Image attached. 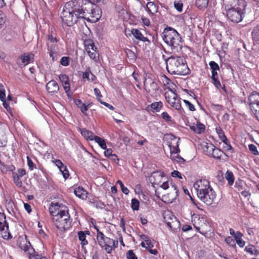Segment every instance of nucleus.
Listing matches in <instances>:
<instances>
[{
    "mask_svg": "<svg viewBox=\"0 0 259 259\" xmlns=\"http://www.w3.org/2000/svg\"><path fill=\"white\" fill-rule=\"evenodd\" d=\"M101 9L87 0H72L65 5L61 18L65 24L70 26L78 19L95 23L101 18Z\"/></svg>",
    "mask_w": 259,
    "mask_h": 259,
    "instance_id": "f257e3e1",
    "label": "nucleus"
},
{
    "mask_svg": "<svg viewBox=\"0 0 259 259\" xmlns=\"http://www.w3.org/2000/svg\"><path fill=\"white\" fill-rule=\"evenodd\" d=\"M198 198L207 205H210L216 198V193L206 179L197 181L193 185Z\"/></svg>",
    "mask_w": 259,
    "mask_h": 259,
    "instance_id": "f03ea898",
    "label": "nucleus"
},
{
    "mask_svg": "<svg viewBox=\"0 0 259 259\" xmlns=\"http://www.w3.org/2000/svg\"><path fill=\"white\" fill-rule=\"evenodd\" d=\"M164 42L169 48L171 53L180 54L183 48L182 38L175 29L167 27L162 34Z\"/></svg>",
    "mask_w": 259,
    "mask_h": 259,
    "instance_id": "7ed1b4c3",
    "label": "nucleus"
},
{
    "mask_svg": "<svg viewBox=\"0 0 259 259\" xmlns=\"http://www.w3.org/2000/svg\"><path fill=\"white\" fill-rule=\"evenodd\" d=\"M166 69L171 74L184 75L187 73L188 66L183 58L171 56L166 60Z\"/></svg>",
    "mask_w": 259,
    "mask_h": 259,
    "instance_id": "20e7f679",
    "label": "nucleus"
},
{
    "mask_svg": "<svg viewBox=\"0 0 259 259\" xmlns=\"http://www.w3.org/2000/svg\"><path fill=\"white\" fill-rule=\"evenodd\" d=\"M53 222L56 227L60 231L64 232L70 229L71 221L68 210L66 207L58 212V215L52 218Z\"/></svg>",
    "mask_w": 259,
    "mask_h": 259,
    "instance_id": "39448f33",
    "label": "nucleus"
},
{
    "mask_svg": "<svg viewBox=\"0 0 259 259\" xmlns=\"http://www.w3.org/2000/svg\"><path fill=\"white\" fill-rule=\"evenodd\" d=\"M246 4L245 2H238L237 5L227 10V17L230 21L237 23L241 21L244 16Z\"/></svg>",
    "mask_w": 259,
    "mask_h": 259,
    "instance_id": "423d86ee",
    "label": "nucleus"
},
{
    "mask_svg": "<svg viewBox=\"0 0 259 259\" xmlns=\"http://www.w3.org/2000/svg\"><path fill=\"white\" fill-rule=\"evenodd\" d=\"M97 240L98 244L102 248H104L107 253H111L113 249L118 246V241L114 240L109 237H106L103 233L97 234Z\"/></svg>",
    "mask_w": 259,
    "mask_h": 259,
    "instance_id": "0eeeda50",
    "label": "nucleus"
},
{
    "mask_svg": "<svg viewBox=\"0 0 259 259\" xmlns=\"http://www.w3.org/2000/svg\"><path fill=\"white\" fill-rule=\"evenodd\" d=\"M48 41L47 45L48 50L49 52L50 56L54 61L57 59L59 52V47L58 42L59 39L57 37L55 34L51 33L47 35Z\"/></svg>",
    "mask_w": 259,
    "mask_h": 259,
    "instance_id": "6e6552de",
    "label": "nucleus"
},
{
    "mask_svg": "<svg viewBox=\"0 0 259 259\" xmlns=\"http://www.w3.org/2000/svg\"><path fill=\"white\" fill-rule=\"evenodd\" d=\"M19 246L25 252H27L29 259H46L41 255L35 253L34 249L31 246L30 243L27 240L26 237L19 240Z\"/></svg>",
    "mask_w": 259,
    "mask_h": 259,
    "instance_id": "1a4fd4ad",
    "label": "nucleus"
},
{
    "mask_svg": "<svg viewBox=\"0 0 259 259\" xmlns=\"http://www.w3.org/2000/svg\"><path fill=\"white\" fill-rule=\"evenodd\" d=\"M164 222L171 229L177 230L180 227V223L177 218L169 211H164L163 213Z\"/></svg>",
    "mask_w": 259,
    "mask_h": 259,
    "instance_id": "9d476101",
    "label": "nucleus"
},
{
    "mask_svg": "<svg viewBox=\"0 0 259 259\" xmlns=\"http://www.w3.org/2000/svg\"><path fill=\"white\" fill-rule=\"evenodd\" d=\"M248 100L252 112L259 121V93L251 94L248 98Z\"/></svg>",
    "mask_w": 259,
    "mask_h": 259,
    "instance_id": "9b49d317",
    "label": "nucleus"
},
{
    "mask_svg": "<svg viewBox=\"0 0 259 259\" xmlns=\"http://www.w3.org/2000/svg\"><path fill=\"white\" fill-rule=\"evenodd\" d=\"M172 95L170 96L165 95V99L169 105L176 110L181 112L182 106L180 103V100L177 98V95L171 89H169Z\"/></svg>",
    "mask_w": 259,
    "mask_h": 259,
    "instance_id": "f8f14e48",
    "label": "nucleus"
},
{
    "mask_svg": "<svg viewBox=\"0 0 259 259\" xmlns=\"http://www.w3.org/2000/svg\"><path fill=\"white\" fill-rule=\"evenodd\" d=\"M144 85L149 93L154 92L158 90V87L152 78L151 74H149L147 77L145 78Z\"/></svg>",
    "mask_w": 259,
    "mask_h": 259,
    "instance_id": "ddd939ff",
    "label": "nucleus"
},
{
    "mask_svg": "<svg viewBox=\"0 0 259 259\" xmlns=\"http://www.w3.org/2000/svg\"><path fill=\"white\" fill-rule=\"evenodd\" d=\"M170 142H168L170 149V154H178L180 152L179 148V142L180 139L172 135H170Z\"/></svg>",
    "mask_w": 259,
    "mask_h": 259,
    "instance_id": "4468645a",
    "label": "nucleus"
},
{
    "mask_svg": "<svg viewBox=\"0 0 259 259\" xmlns=\"http://www.w3.org/2000/svg\"><path fill=\"white\" fill-rule=\"evenodd\" d=\"M31 56H33V54H28L27 55L26 53H24L22 54L19 58L17 59V63L20 66H26L27 64L29 63L31 59Z\"/></svg>",
    "mask_w": 259,
    "mask_h": 259,
    "instance_id": "2eb2a0df",
    "label": "nucleus"
},
{
    "mask_svg": "<svg viewBox=\"0 0 259 259\" xmlns=\"http://www.w3.org/2000/svg\"><path fill=\"white\" fill-rule=\"evenodd\" d=\"M46 89L49 93L54 94L58 92L59 87L56 81L52 80L47 83Z\"/></svg>",
    "mask_w": 259,
    "mask_h": 259,
    "instance_id": "dca6fc26",
    "label": "nucleus"
},
{
    "mask_svg": "<svg viewBox=\"0 0 259 259\" xmlns=\"http://www.w3.org/2000/svg\"><path fill=\"white\" fill-rule=\"evenodd\" d=\"M59 79L62 83L64 89L66 94L70 91V84H69V79L67 75L65 74H60L59 76ZM68 95V94H67Z\"/></svg>",
    "mask_w": 259,
    "mask_h": 259,
    "instance_id": "f3484780",
    "label": "nucleus"
},
{
    "mask_svg": "<svg viewBox=\"0 0 259 259\" xmlns=\"http://www.w3.org/2000/svg\"><path fill=\"white\" fill-rule=\"evenodd\" d=\"M116 12L118 14V16L121 19H125L127 16V12L126 10L124 9L122 4L119 3L116 4L115 5Z\"/></svg>",
    "mask_w": 259,
    "mask_h": 259,
    "instance_id": "a211bd4d",
    "label": "nucleus"
},
{
    "mask_svg": "<svg viewBox=\"0 0 259 259\" xmlns=\"http://www.w3.org/2000/svg\"><path fill=\"white\" fill-rule=\"evenodd\" d=\"M190 128L194 132L197 134H201L203 133L205 128V125L200 122L197 121L196 124H193L189 125Z\"/></svg>",
    "mask_w": 259,
    "mask_h": 259,
    "instance_id": "6ab92c4d",
    "label": "nucleus"
},
{
    "mask_svg": "<svg viewBox=\"0 0 259 259\" xmlns=\"http://www.w3.org/2000/svg\"><path fill=\"white\" fill-rule=\"evenodd\" d=\"M131 33L135 38L137 39L142 41L143 42L148 41L150 43V40L141 33L140 30L137 29H133L131 30Z\"/></svg>",
    "mask_w": 259,
    "mask_h": 259,
    "instance_id": "aec40b11",
    "label": "nucleus"
},
{
    "mask_svg": "<svg viewBox=\"0 0 259 259\" xmlns=\"http://www.w3.org/2000/svg\"><path fill=\"white\" fill-rule=\"evenodd\" d=\"M60 205L59 204V203H56L55 204L52 203L51 205L49 207V211L50 214L52 215L53 217H55L57 215H58V212H61V210L63 209H60ZM64 207L62 206V208Z\"/></svg>",
    "mask_w": 259,
    "mask_h": 259,
    "instance_id": "412c9836",
    "label": "nucleus"
},
{
    "mask_svg": "<svg viewBox=\"0 0 259 259\" xmlns=\"http://www.w3.org/2000/svg\"><path fill=\"white\" fill-rule=\"evenodd\" d=\"M89 234L90 232L89 231H81L78 232V239L79 241L81 242L80 244L81 245L82 248H83L85 245L88 244V242L86 239V235H89Z\"/></svg>",
    "mask_w": 259,
    "mask_h": 259,
    "instance_id": "4be33fe9",
    "label": "nucleus"
},
{
    "mask_svg": "<svg viewBox=\"0 0 259 259\" xmlns=\"http://www.w3.org/2000/svg\"><path fill=\"white\" fill-rule=\"evenodd\" d=\"M7 228V231L9 230L8 223L6 220V216L4 213L0 212V232H3Z\"/></svg>",
    "mask_w": 259,
    "mask_h": 259,
    "instance_id": "5701e85b",
    "label": "nucleus"
},
{
    "mask_svg": "<svg viewBox=\"0 0 259 259\" xmlns=\"http://www.w3.org/2000/svg\"><path fill=\"white\" fill-rule=\"evenodd\" d=\"M75 195L82 199H85L87 197V192L82 187H77L74 191Z\"/></svg>",
    "mask_w": 259,
    "mask_h": 259,
    "instance_id": "b1692460",
    "label": "nucleus"
},
{
    "mask_svg": "<svg viewBox=\"0 0 259 259\" xmlns=\"http://www.w3.org/2000/svg\"><path fill=\"white\" fill-rule=\"evenodd\" d=\"M147 9L151 14L154 15L158 11V6L152 2H148L146 5Z\"/></svg>",
    "mask_w": 259,
    "mask_h": 259,
    "instance_id": "393cba45",
    "label": "nucleus"
},
{
    "mask_svg": "<svg viewBox=\"0 0 259 259\" xmlns=\"http://www.w3.org/2000/svg\"><path fill=\"white\" fill-rule=\"evenodd\" d=\"M211 74L212 75L211 78L214 85L218 89H219L220 88H222L221 82L219 80V75L218 74L217 71H211Z\"/></svg>",
    "mask_w": 259,
    "mask_h": 259,
    "instance_id": "a878e982",
    "label": "nucleus"
},
{
    "mask_svg": "<svg viewBox=\"0 0 259 259\" xmlns=\"http://www.w3.org/2000/svg\"><path fill=\"white\" fill-rule=\"evenodd\" d=\"M81 135L87 140H93L95 136L91 131H88L85 128L80 130Z\"/></svg>",
    "mask_w": 259,
    "mask_h": 259,
    "instance_id": "bb28decb",
    "label": "nucleus"
},
{
    "mask_svg": "<svg viewBox=\"0 0 259 259\" xmlns=\"http://www.w3.org/2000/svg\"><path fill=\"white\" fill-rule=\"evenodd\" d=\"M223 153L224 152L223 151L215 147L213 150V152H211L210 156H212L213 158L217 159H220Z\"/></svg>",
    "mask_w": 259,
    "mask_h": 259,
    "instance_id": "cd10ccee",
    "label": "nucleus"
},
{
    "mask_svg": "<svg viewBox=\"0 0 259 259\" xmlns=\"http://www.w3.org/2000/svg\"><path fill=\"white\" fill-rule=\"evenodd\" d=\"M208 0H196V6L199 9H203L207 8Z\"/></svg>",
    "mask_w": 259,
    "mask_h": 259,
    "instance_id": "c85d7f7f",
    "label": "nucleus"
},
{
    "mask_svg": "<svg viewBox=\"0 0 259 259\" xmlns=\"http://www.w3.org/2000/svg\"><path fill=\"white\" fill-rule=\"evenodd\" d=\"M225 178L228 182L229 185H232L234 181V177L231 171L227 170L225 175Z\"/></svg>",
    "mask_w": 259,
    "mask_h": 259,
    "instance_id": "c756f323",
    "label": "nucleus"
},
{
    "mask_svg": "<svg viewBox=\"0 0 259 259\" xmlns=\"http://www.w3.org/2000/svg\"><path fill=\"white\" fill-rule=\"evenodd\" d=\"M93 140H94L102 149H106V144L104 140L96 136H95Z\"/></svg>",
    "mask_w": 259,
    "mask_h": 259,
    "instance_id": "7c9ffc66",
    "label": "nucleus"
},
{
    "mask_svg": "<svg viewBox=\"0 0 259 259\" xmlns=\"http://www.w3.org/2000/svg\"><path fill=\"white\" fill-rule=\"evenodd\" d=\"M85 50L88 54V48H90L89 51L93 52L94 51L97 50V48L95 46L94 42L91 41H85Z\"/></svg>",
    "mask_w": 259,
    "mask_h": 259,
    "instance_id": "2f4dec72",
    "label": "nucleus"
},
{
    "mask_svg": "<svg viewBox=\"0 0 259 259\" xmlns=\"http://www.w3.org/2000/svg\"><path fill=\"white\" fill-rule=\"evenodd\" d=\"M90 50V48H88V50ZM88 55L91 59L94 60L95 62H98L99 60V53L97 50L94 51L93 52H90L88 51Z\"/></svg>",
    "mask_w": 259,
    "mask_h": 259,
    "instance_id": "473e14b6",
    "label": "nucleus"
},
{
    "mask_svg": "<svg viewBox=\"0 0 259 259\" xmlns=\"http://www.w3.org/2000/svg\"><path fill=\"white\" fill-rule=\"evenodd\" d=\"M214 147L215 146L212 144L206 143L204 147V151L207 155L210 156Z\"/></svg>",
    "mask_w": 259,
    "mask_h": 259,
    "instance_id": "72a5a7b5",
    "label": "nucleus"
},
{
    "mask_svg": "<svg viewBox=\"0 0 259 259\" xmlns=\"http://www.w3.org/2000/svg\"><path fill=\"white\" fill-rule=\"evenodd\" d=\"M12 174L14 183L18 187L21 188L22 186V182L20 180L21 177L18 176L15 172H13Z\"/></svg>",
    "mask_w": 259,
    "mask_h": 259,
    "instance_id": "f704fd0d",
    "label": "nucleus"
},
{
    "mask_svg": "<svg viewBox=\"0 0 259 259\" xmlns=\"http://www.w3.org/2000/svg\"><path fill=\"white\" fill-rule=\"evenodd\" d=\"M161 102H156L152 103L150 105L151 109L155 112H158L162 107Z\"/></svg>",
    "mask_w": 259,
    "mask_h": 259,
    "instance_id": "c9c22d12",
    "label": "nucleus"
},
{
    "mask_svg": "<svg viewBox=\"0 0 259 259\" xmlns=\"http://www.w3.org/2000/svg\"><path fill=\"white\" fill-rule=\"evenodd\" d=\"M161 81L163 83L164 86H168V89L169 90L170 87L169 85L172 83L170 79H169L165 75L162 76L161 77Z\"/></svg>",
    "mask_w": 259,
    "mask_h": 259,
    "instance_id": "e433bc0d",
    "label": "nucleus"
},
{
    "mask_svg": "<svg viewBox=\"0 0 259 259\" xmlns=\"http://www.w3.org/2000/svg\"><path fill=\"white\" fill-rule=\"evenodd\" d=\"M14 32L11 30L7 31L5 34H4V39L7 41H10L12 40L13 37Z\"/></svg>",
    "mask_w": 259,
    "mask_h": 259,
    "instance_id": "4c0bfd02",
    "label": "nucleus"
},
{
    "mask_svg": "<svg viewBox=\"0 0 259 259\" xmlns=\"http://www.w3.org/2000/svg\"><path fill=\"white\" fill-rule=\"evenodd\" d=\"M252 36L255 41H259V28L254 29L252 32Z\"/></svg>",
    "mask_w": 259,
    "mask_h": 259,
    "instance_id": "58836bf2",
    "label": "nucleus"
},
{
    "mask_svg": "<svg viewBox=\"0 0 259 259\" xmlns=\"http://www.w3.org/2000/svg\"><path fill=\"white\" fill-rule=\"evenodd\" d=\"M131 207L134 210H138L139 209V201L136 199L132 200Z\"/></svg>",
    "mask_w": 259,
    "mask_h": 259,
    "instance_id": "ea45409f",
    "label": "nucleus"
},
{
    "mask_svg": "<svg viewBox=\"0 0 259 259\" xmlns=\"http://www.w3.org/2000/svg\"><path fill=\"white\" fill-rule=\"evenodd\" d=\"M93 205L94 207L97 208L103 209L105 207V205L101 201H94L93 202Z\"/></svg>",
    "mask_w": 259,
    "mask_h": 259,
    "instance_id": "a19ab883",
    "label": "nucleus"
},
{
    "mask_svg": "<svg viewBox=\"0 0 259 259\" xmlns=\"http://www.w3.org/2000/svg\"><path fill=\"white\" fill-rule=\"evenodd\" d=\"M215 131L219 136L220 140L225 138L226 136L225 133L220 126L217 127L215 128Z\"/></svg>",
    "mask_w": 259,
    "mask_h": 259,
    "instance_id": "79ce46f5",
    "label": "nucleus"
},
{
    "mask_svg": "<svg viewBox=\"0 0 259 259\" xmlns=\"http://www.w3.org/2000/svg\"><path fill=\"white\" fill-rule=\"evenodd\" d=\"M116 184H118L120 185L121 191L124 194L127 195L129 193L128 189L124 186L123 184L120 180H118L116 182Z\"/></svg>",
    "mask_w": 259,
    "mask_h": 259,
    "instance_id": "37998d69",
    "label": "nucleus"
},
{
    "mask_svg": "<svg viewBox=\"0 0 259 259\" xmlns=\"http://www.w3.org/2000/svg\"><path fill=\"white\" fill-rule=\"evenodd\" d=\"M6 99V94L4 86L3 84H0V100L4 101Z\"/></svg>",
    "mask_w": 259,
    "mask_h": 259,
    "instance_id": "c03bdc74",
    "label": "nucleus"
},
{
    "mask_svg": "<svg viewBox=\"0 0 259 259\" xmlns=\"http://www.w3.org/2000/svg\"><path fill=\"white\" fill-rule=\"evenodd\" d=\"M70 58L68 57H63L60 60V64L64 66H67L69 64Z\"/></svg>",
    "mask_w": 259,
    "mask_h": 259,
    "instance_id": "a18cd8bd",
    "label": "nucleus"
},
{
    "mask_svg": "<svg viewBox=\"0 0 259 259\" xmlns=\"http://www.w3.org/2000/svg\"><path fill=\"white\" fill-rule=\"evenodd\" d=\"M2 237L6 240H8L12 237V236L9 232V230L7 231V228H5V230L4 231L2 232Z\"/></svg>",
    "mask_w": 259,
    "mask_h": 259,
    "instance_id": "49530a36",
    "label": "nucleus"
},
{
    "mask_svg": "<svg viewBox=\"0 0 259 259\" xmlns=\"http://www.w3.org/2000/svg\"><path fill=\"white\" fill-rule=\"evenodd\" d=\"M248 148L252 154L254 155H258V152L257 151L256 147L253 144H249L248 145Z\"/></svg>",
    "mask_w": 259,
    "mask_h": 259,
    "instance_id": "de8ad7c7",
    "label": "nucleus"
},
{
    "mask_svg": "<svg viewBox=\"0 0 259 259\" xmlns=\"http://www.w3.org/2000/svg\"><path fill=\"white\" fill-rule=\"evenodd\" d=\"M209 65L210 66V69H211V71H217L220 70L219 65L214 61H210L209 63Z\"/></svg>",
    "mask_w": 259,
    "mask_h": 259,
    "instance_id": "09e8293b",
    "label": "nucleus"
},
{
    "mask_svg": "<svg viewBox=\"0 0 259 259\" xmlns=\"http://www.w3.org/2000/svg\"><path fill=\"white\" fill-rule=\"evenodd\" d=\"M174 7L175 9L181 12L183 10V4L179 1H175L174 2Z\"/></svg>",
    "mask_w": 259,
    "mask_h": 259,
    "instance_id": "8fccbe9b",
    "label": "nucleus"
},
{
    "mask_svg": "<svg viewBox=\"0 0 259 259\" xmlns=\"http://www.w3.org/2000/svg\"><path fill=\"white\" fill-rule=\"evenodd\" d=\"M127 259H138L137 256L134 253L133 250H130L126 253Z\"/></svg>",
    "mask_w": 259,
    "mask_h": 259,
    "instance_id": "3c124183",
    "label": "nucleus"
},
{
    "mask_svg": "<svg viewBox=\"0 0 259 259\" xmlns=\"http://www.w3.org/2000/svg\"><path fill=\"white\" fill-rule=\"evenodd\" d=\"M91 73V71L90 67L85 69V72L83 73L82 77L83 79L87 78L88 80H90V75Z\"/></svg>",
    "mask_w": 259,
    "mask_h": 259,
    "instance_id": "603ef678",
    "label": "nucleus"
},
{
    "mask_svg": "<svg viewBox=\"0 0 259 259\" xmlns=\"http://www.w3.org/2000/svg\"><path fill=\"white\" fill-rule=\"evenodd\" d=\"M183 101L186 104V105L188 106L189 109L190 111H194L195 110L194 106L192 104H191L189 101L187 100H184Z\"/></svg>",
    "mask_w": 259,
    "mask_h": 259,
    "instance_id": "864d4df0",
    "label": "nucleus"
},
{
    "mask_svg": "<svg viewBox=\"0 0 259 259\" xmlns=\"http://www.w3.org/2000/svg\"><path fill=\"white\" fill-rule=\"evenodd\" d=\"M165 174L163 172L161 171H155L153 173V174L151 176V178H162V177H164Z\"/></svg>",
    "mask_w": 259,
    "mask_h": 259,
    "instance_id": "5fc2aeb1",
    "label": "nucleus"
},
{
    "mask_svg": "<svg viewBox=\"0 0 259 259\" xmlns=\"http://www.w3.org/2000/svg\"><path fill=\"white\" fill-rule=\"evenodd\" d=\"M226 242L230 245L235 246V240L231 237H228L226 238Z\"/></svg>",
    "mask_w": 259,
    "mask_h": 259,
    "instance_id": "6e6d98bb",
    "label": "nucleus"
},
{
    "mask_svg": "<svg viewBox=\"0 0 259 259\" xmlns=\"http://www.w3.org/2000/svg\"><path fill=\"white\" fill-rule=\"evenodd\" d=\"M94 91V93H95L98 101L100 102V101H102L100 99L102 97V95L101 94L100 90L97 88H95Z\"/></svg>",
    "mask_w": 259,
    "mask_h": 259,
    "instance_id": "4d7b16f0",
    "label": "nucleus"
},
{
    "mask_svg": "<svg viewBox=\"0 0 259 259\" xmlns=\"http://www.w3.org/2000/svg\"><path fill=\"white\" fill-rule=\"evenodd\" d=\"M161 117L166 121H171V117L166 112H163L161 114Z\"/></svg>",
    "mask_w": 259,
    "mask_h": 259,
    "instance_id": "13d9d810",
    "label": "nucleus"
},
{
    "mask_svg": "<svg viewBox=\"0 0 259 259\" xmlns=\"http://www.w3.org/2000/svg\"><path fill=\"white\" fill-rule=\"evenodd\" d=\"M90 106V104L88 106L85 105L84 104H81V106H79V108L81 110V112L85 115H87L85 112L88 110L89 106Z\"/></svg>",
    "mask_w": 259,
    "mask_h": 259,
    "instance_id": "bf43d9fd",
    "label": "nucleus"
},
{
    "mask_svg": "<svg viewBox=\"0 0 259 259\" xmlns=\"http://www.w3.org/2000/svg\"><path fill=\"white\" fill-rule=\"evenodd\" d=\"M55 164L56 166L59 168V170L61 169H63L64 170L65 169V166L64 165L63 163L60 160H56L55 161Z\"/></svg>",
    "mask_w": 259,
    "mask_h": 259,
    "instance_id": "052dcab7",
    "label": "nucleus"
},
{
    "mask_svg": "<svg viewBox=\"0 0 259 259\" xmlns=\"http://www.w3.org/2000/svg\"><path fill=\"white\" fill-rule=\"evenodd\" d=\"M87 1L91 3L93 5H94V4H93L94 3H96L99 5H103V4L106 3V2L107 1V0H89V1L87 0ZM94 5H95L94 4Z\"/></svg>",
    "mask_w": 259,
    "mask_h": 259,
    "instance_id": "680f3d73",
    "label": "nucleus"
},
{
    "mask_svg": "<svg viewBox=\"0 0 259 259\" xmlns=\"http://www.w3.org/2000/svg\"><path fill=\"white\" fill-rule=\"evenodd\" d=\"M15 172V174H16L17 175H18V176L20 177L21 178L26 174V171L23 168L19 169L17 170V171Z\"/></svg>",
    "mask_w": 259,
    "mask_h": 259,
    "instance_id": "e2e57ef3",
    "label": "nucleus"
},
{
    "mask_svg": "<svg viewBox=\"0 0 259 259\" xmlns=\"http://www.w3.org/2000/svg\"><path fill=\"white\" fill-rule=\"evenodd\" d=\"M60 171L62 174L63 177L65 179H66L69 176V174L68 170L67 169L66 167L65 166V169L64 170L63 169H61Z\"/></svg>",
    "mask_w": 259,
    "mask_h": 259,
    "instance_id": "0e129e2a",
    "label": "nucleus"
},
{
    "mask_svg": "<svg viewBox=\"0 0 259 259\" xmlns=\"http://www.w3.org/2000/svg\"><path fill=\"white\" fill-rule=\"evenodd\" d=\"M0 169L1 171L4 174L8 171V165H5L4 163L0 165Z\"/></svg>",
    "mask_w": 259,
    "mask_h": 259,
    "instance_id": "69168bd1",
    "label": "nucleus"
},
{
    "mask_svg": "<svg viewBox=\"0 0 259 259\" xmlns=\"http://www.w3.org/2000/svg\"><path fill=\"white\" fill-rule=\"evenodd\" d=\"M171 175L172 177H174V178L178 177L179 179L182 178L181 174L177 170H174L172 172H171Z\"/></svg>",
    "mask_w": 259,
    "mask_h": 259,
    "instance_id": "338daca9",
    "label": "nucleus"
},
{
    "mask_svg": "<svg viewBox=\"0 0 259 259\" xmlns=\"http://www.w3.org/2000/svg\"><path fill=\"white\" fill-rule=\"evenodd\" d=\"M236 243L237 244L241 247H242L245 245V242L242 240V238H239L235 239Z\"/></svg>",
    "mask_w": 259,
    "mask_h": 259,
    "instance_id": "774afa93",
    "label": "nucleus"
}]
</instances>
